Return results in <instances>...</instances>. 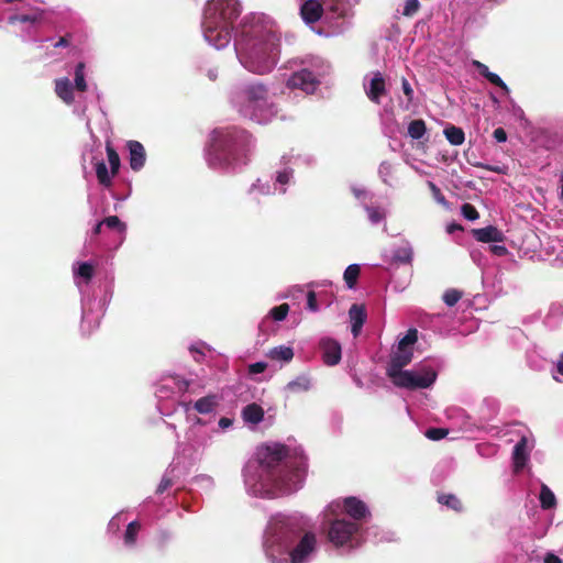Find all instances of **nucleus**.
<instances>
[{
  "instance_id": "f257e3e1",
  "label": "nucleus",
  "mask_w": 563,
  "mask_h": 563,
  "mask_svg": "<svg viewBox=\"0 0 563 563\" xmlns=\"http://www.w3.org/2000/svg\"><path fill=\"white\" fill-rule=\"evenodd\" d=\"M284 444L265 446L261 453V465L266 468L272 484L283 494H291L301 487L307 474V459L302 455L288 456Z\"/></svg>"
},
{
  "instance_id": "f03ea898",
  "label": "nucleus",
  "mask_w": 563,
  "mask_h": 563,
  "mask_svg": "<svg viewBox=\"0 0 563 563\" xmlns=\"http://www.w3.org/2000/svg\"><path fill=\"white\" fill-rule=\"evenodd\" d=\"M243 35L246 37L242 57L244 67L260 75L269 73L275 67L279 53L277 36L273 32H264L260 26L244 30Z\"/></svg>"
},
{
  "instance_id": "7ed1b4c3",
  "label": "nucleus",
  "mask_w": 563,
  "mask_h": 563,
  "mask_svg": "<svg viewBox=\"0 0 563 563\" xmlns=\"http://www.w3.org/2000/svg\"><path fill=\"white\" fill-rule=\"evenodd\" d=\"M240 12L238 0H210L202 23L206 41L218 49L225 47L231 41L232 25Z\"/></svg>"
},
{
  "instance_id": "20e7f679",
  "label": "nucleus",
  "mask_w": 563,
  "mask_h": 563,
  "mask_svg": "<svg viewBox=\"0 0 563 563\" xmlns=\"http://www.w3.org/2000/svg\"><path fill=\"white\" fill-rule=\"evenodd\" d=\"M389 378L397 387L415 390L430 387L437 379V373L431 367H423L420 372L402 371L391 374Z\"/></svg>"
},
{
  "instance_id": "39448f33",
  "label": "nucleus",
  "mask_w": 563,
  "mask_h": 563,
  "mask_svg": "<svg viewBox=\"0 0 563 563\" xmlns=\"http://www.w3.org/2000/svg\"><path fill=\"white\" fill-rule=\"evenodd\" d=\"M301 530L290 522H276L271 527L267 543L277 547L280 553H286L301 538Z\"/></svg>"
},
{
  "instance_id": "423d86ee",
  "label": "nucleus",
  "mask_w": 563,
  "mask_h": 563,
  "mask_svg": "<svg viewBox=\"0 0 563 563\" xmlns=\"http://www.w3.org/2000/svg\"><path fill=\"white\" fill-rule=\"evenodd\" d=\"M244 143H209L207 147L208 162L216 165H228L241 161L240 152Z\"/></svg>"
},
{
  "instance_id": "0eeeda50",
  "label": "nucleus",
  "mask_w": 563,
  "mask_h": 563,
  "mask_svg": "<svg viewBox=\"0 0 563 563\" xmlns=\"http://www.w3.org/2000/svg\"><path fill=\"white\" fill-rule=\"evenodd\" d=\"M268 90L262 82H254L245 86L243 89L244 106L243 111L246 113L253 109V115L257 118L256 109H262L267 104Z\"/></svg>"
},
{
  "instance_id": "6e6552de",
  "label": "nucleus",
  "mask_w": 563,
  "mask_h": 563,
  "mask_svg": "<svg viewBox=\"0 0 563 563\" xmlns=\"http://www.w3.org/2000/svg\"><path fill=\"white\" fill-rule=\"evenodd\" d=\"M317 547V538L312 532H306L287 550L290 563H306Z\"/></svg>"
},
{
  "instance_id": "1a4fd4ad",
  "label": "nucleus",
  "mask_w": 563,
  "mask_h": 563,
  "mask_svg": "<svg viewBox=\"0 0 563 563\" xmlns=\"http://www.w3.org/2000/svg\"><path fill=\"white\" fill-rule=\"evenodd\" d=\"M360 526L345 519H336L331 522L328 530L329 540L336 547L343 545L358 531Z\"/></svg>"
},
{
  "instance_id": "9d476101",
  "label": "nucleus",
  "mask_w": 563,
  "mask_h": 563,
  "mask_svg": "<svg viewBox=\"0 0 563 563\" xmlns=\"http://www.w3.org/2000/svg\"><path fill=\"white\" fill-rule=\"evenodd\" d=\"M320 81L316 75L309 69H300L295 71L286 82L290 89H300L306 93H313L319 87Z\"/></svg>"
},
{
  "instance_id": "9b49d317",
  "label": "nucleus",
  "mask_w": 563,
  "mask_h": 563,
  "mask_svg": "<svg viewBox=\"0 0 563 563\" xmlns=\"http://www.w3.org/2000/svg\"><path fill=\"white\" fill-rule=\"evenodd\" d=\"M413 356L412 349H406L397 346V351L393 353L390 356V361L387 366V375L388 377L391 376V374L400 373L402 372L404 367L407 366L411 361Z\"/></svg>"
},
{
  "instance_id": "f8f14e48",
  "label": "nucleus",
  "mask_w": 563,
  "mask_h": 563,
  "mask_svg": "<svg viewBox=\"0 0 563 563\" xmlns=\"http://www.w3.org/2000/svg\"><path fill=\"white\" fill-rule=\"evenodd\" d=\"M319 346L322 351L323 362L327 365L333 366L341 361L342 351L338 341L330 338H323L320 340Z\"/></svg>"
},
{
  "instance_id": "ddd939ff",
  "label": "nucleus",
  "mask_w": 563,
  "mask_h": 563,
  "mask_svg": "<svg viewBox=\"0 0 563 563\" xmlns=\"http://www.w3.org/2000/svg\"><path fill=\"white\" fill-rule=\"evenodd\" d=\"M300 14L302 20L308 24L318 22L323 14L321 0L305 1L300 7Z\"/></svg>"
},
{
  "instance_id": "4468645a",
  "label": "nucleus",
  "mask_w": 563,
  "mask_h": 563,
  "mask_svg": "<svg viewBox=\"0 0 563 563\" xmlns=\"http://www.w3.org/2000/svg\"><path fill=\"white\" fill-rule=\"evenodd\" d=\"M528 438L521 437V439L516 443L512 452V462H514V471L516 473L523 470L529 460V448H528Z\"/></svg>"
},
{
  "instance_id": "2eb2a0df",
  "label": "nucleus",
  "mask_w": 563,
  "mask_h": 563,
  "mask_svg": "<svg viewBox=\"0 0 563 563\" xmlns=\"http://www.w3.org/2000/svg\"><path fill=\"white\" fill-rule=\"evenodd\" d=\"M471 233L476 239V241L482 243L505 241L504 233L497 227L494 225H488L481 229H473Z\"/></svg>"
},
{
  "instance_id": "dca6fc26",
  "label": "nucleus",
  "mask_w": 563,
  "mask_h": 563,
  "mask_svg": "<svg viewBox=\"0 0 563 563\" xmlns=\"http://www.w3.org/2000/svg\"><path fill=\"white\" fill-rule=\"evenodd\" d=\"M247 135L245 131L238 130L234 126L218 128L212 132L211 141H245Z\"/></svg>"
},
{
  "instance_id": "f3484780",
  "label": "nucleus",
  "mask_w": 563,
  "mask_h": 563,
  "mask_svg": "<svg viewBox=\"0 0 563 563\" xmlns=\"http://www.w3.org/2000/svg\"><path fill=\"white\" fill-rule=\"evenodd\" d=\"M344 511L354 520H361L368 515V509L362 500L356 497H347L343 501Z\"/></svg>"
},
{
  "instance_id": "a211bd4d",
  "label": "nucleus",
  "mask_w": 563,
  "mask_h": 563,
  "mask_svg": "<svg viewBox=\"0 0 563 563\" xmlns=\"http://www.w3.org/2000/svg\"><path fill=\"white\" fill-rule=\"evenodd\" d=\"M349 314L352 322L351 331L352 334L356 338L360 334L362 327L366 321L365 308L364 306L354 303L351 306Z\"/></svg>"
},
{
  "instance_id": "6ab92c4d",
  "label": "nucleus",
  "mask_w": 563,
  "mask_h": 563,
  "mask_svg": "<svg viewBox=\"0 0 563 563\" xmlns=\"http://www.w3.org/2000/svg\"><path fill=\"white\" fill-rule=\"evenodd\" d=\"M413 260V250L408 242L394 249L391 254V264L411 265Z\"/></svg>"
},
{
  "instance_id": "aec40b11",
  "label": "nucleus",
  "mask_w": 563,
  "mask_h": 563,
  "mask_svg": "<svg viewBox=\"0 0 563 563\" xmlns=\"http://www.w3.org/2000/svg\"><path fill=\"white\" fill-rule=\"evenodd\" d=\"M366 93L369 100L376 103H379L380 98L386 95L385 79L380 73L374 75Z\"/></svg>"
},
{
  "instance_id": "412c9836",
  "label": "nucleus",
  "mask_w": 563,
  "mask_h": 563,
  "mask_svg": "<svg viewBox=\"0 0 563 563\" xmlns=\"http://www.w3.org/2000/svg\"><path fill=\"white\" fill-rule=\"evenodd\" d=\"M55 92L67 104L75 100L73 86L67 77L55 80Z\"/></svg>"
},
{
  "instance_id": "4be33fe9",
  "label": "nucleus",
  "mask_w": 563,
  "mask_h": 563,
  "mask_svg": "<svg viewBox=\"0 0 563 563\" xmlns=\"http://www.w3.org/2000/svg\"><path fill=\"white\" fill-rule=\"evenodd\" d=\"M311 388V379L308 375H299L285 386V391L290 395L306 393Z\"/></svg>"
},
{
  "instance_id": "5701e85b",
  "label": "nucleus",
  "mask_w": 563,
  "mask_h": 563,
  "mask_svg": "<svg viewBox=\"0 0 563 563\" xmlns=\"http://www.w3.org/2000/svg\"><path fill=\"white\" fill-rule=\"evenodd\" d=\"M473 65L475 66L477 71L490 84L501 88L506 93L509 92L508 86L504 82V80L497 74L492 73L485 64L478 60H474Z\"/></svg>"
},
{
  "instance_id": "b1692460",
  "label": "nucleus",
  "mask_w": 563,
  "mask_h": 563,
  "mask_svg": "<svg viewBox=\"0 0 563 563\" xmlns=\"http://www.w3.org/2000/svg\"><path fill=\"white\" fill-rule=\"evenodd\" d=\"M145 163V150L142 143H130V165L133 170H139Z\"/></svg>"
},
{
  "instance_id": "393cba45",
  "label": "nucleus",
  "mask_w": 563,
  "mask_h": 563,
  "mask_svg": "<svg viewBox=\"0 0 563 563\" xmlns=\"http://www.w3.org/2000/svg\"><path fill=\"white\" fill-rule=\"evenodd\" d=\"M323 12L331 14L333 19H340L345 15V3L343 0H321Z\"/></svg>"
},
{
  "instance_id": "a878e982",
  "label": "nucleus",
  "mask_w": 563,
  "mask_h": 563,
  "mask_svg": "<svg viewBox=\"0 0 563 563\" xmlns=\"http://www.w3.org/2000/svg\"><path fill=\"white\" fill-rule=\"evenodd\" d=\"M437 500L439 504H441L456 512H462L464 509L463 503L454 494L439 493L437 496Z\"/></svg>"
},
{
  "instance_id": "bb28decb",
  "label": "nucleus",
  "mask_w": 563,
  "mask_h": 563,
  "mask_svg": "<svg viewBox=\"0 0 563 563\" xmlns=\"http://www.w3.org/2000/svg\"><path fill=\"white\" fill-rule=\"evenodd\" d=\"M267 356L273 361L290 362L294 358V350L290 346L279 345L269 350Z\"/></svg>"
},
{
  "instance_id": "cd10ccee",
  "label": "nucleus",
  "mask_w": 563,
  "mask_h": 563,
  "mask_svg": "<svg viewBox=\"0 0 563 563\" xmlns=\"http://www.w3.org/2000/svg\"><path fill=\"white\" fill-rule=\"evenodd\" d=\"M217 405V396L208 395L206 397L198 399L195 402L194 408L201 415H208L216 409Z\"/></svg>"
},
{
  "instance_id": "c85d7f7f",
  "label": "nucleus",
  "mask_w": 563,
  "mask_h": 563,
  "mask_svg": "<svg viewBox=\"0 0 563 563\" xmlns=\"http://www.w3.org/2000/svg\"><path fill=\"white\" fill-rule=\"evenodd\" d=\"M243 418L251 423H258L264 418V410L257 404H250L243 409Z\"/></svg>"
},
{
  "instance_id": "c756f323",
  "label": "nucleus",
  "mask_w": 563,
  "mask_h": 563,
  "mask_svg": "<svg viewBox=\"0 0 563 563\" xmlns=\"http://www.w3.org/2000/svg\"><path fill=\"white\" fill-rule=\"evenodd\" d=\"M96 175L100 185L109 187L112 184L111 170L109 172L103 161L96 163Z\"/></svg>"
},
{
  "instance_id": "7c9ffc66",
  "label": "nucleus",
  "mask_w": 563,
  "mask_h": 563,
  "mask_svg": "<svg viewBox=\"0 0 563 563\" xmlns=\"http://www.w3.org/2000/svg\"><path fill=\"white\" fill-rule=\"evenodd\" d=\"M539 499L543 509H551L556 505L553 492L544 484L541 486Z\"/></svg>"
},
{
  "instance_id": "2f4dec72",
  "label": "nucleus",
  "mask_w": 563,
  "mask_h": 563,
  "mask_svg": "<svg viewBox=\"0 0 563 563\" xmlns=\"http://www.w3.org/2000/svg\"><path fill=\"white\" fill-rule=\"evenodd\" d=\"M361 268L357 264L349 265L343 274L344 282L346 286L352 289L355 287L357 279L360 277Z\"/></svg>"
},
{
  "instance_id": "473e14b6",
  "label": "nucleus",
  "mask_w": 563,
  "mask_h": 563,
  "mask_svg": "<svg viewBox=\"0 0 563 563\" xmlns=\"http://www.w3.org/2000/svg\"><path fill=\"white\" fill-rule=\"evenodd\" d=\"M106 151H107L108 162H109L110 169H111V175L115 176L119 173L120 165H121L119 154L111 146V143H107Z\"/></svg>"
},
{
  "instance_id": "72a5a7b5",
  "label": "nucleus",
  "mask_w": 563,
  "mask_h": 563,
  "mask_svg": "<svg viewBox=\"0 0 563 563\" xmlns=\"http://www.w3.org/2000/svg\"><path fill=\"white\" fill-rule=\"evenodd\" d=\"M140 530H141V523L136 520L131 521L128 525L125 533H124V543L126 545H133L136 541V536Z\"/></svg>"
},
{
  "instance_id": "f704fd0d",
  "label": "nucleus",
  "mask_w": 563,
  "mask_h": 563,
  "mask_svg": "<svg viewBox=\"0 0 563 563\" xmlns=\"http://www.w3.org/2000/svg\"><path fill=\"white\" fill-rule=\"evenodd\" d=\"M75 88L80 92H84L87 90L84 63H78L75 67Z\"/></svg>"
},
{
  "instance_id": "c9c22d12",
  "label": "nucleus",
  "mask_w": 563,
  "mask_h": 563,
  "mask_svg": "<svg viewBox=\"0 0 563 563\" xmlns=\"http://www.w3.org/2000/svg\"><path fill=\"white\" fill-rule=\"evenodd\" d=\"M426 130V123L423 120H413L408 126V134L410 137L418 140L424 135Z\"/></svg>"
},
{
  "instance_id": "e433bc0d",
  "label": "nucleus",
  "mask_w": 563,
  "mask_h": 563,
  "mask_svg": "<svg viewBox=\"0 0 563 563\" xmlns=\"http://www.w3.org/2000/svg\"><path fill=\"white\" fill-rule=\"evenodd\" d=\"M443 134L448 141H464L463 130L452 124H449L444 128Z\"/></svg>"
},
{
  "instance_id": "4c0bfd02",
  "label": "nucleus",
  "mask_w": 563,
  "mask_h": 563,
  "mask_svg": "<svg viewBox=\"0 0 563 563\" xmlns=\"http://www.w3.org/2000/svg\"><path fill=\"white\" fill-rule=\"evenodd\" d=\"M462 296H463V292L461 290L455 289V288H450L444 291L442 298L446 306L453 307L459 302V300L462 298Z\"/></svg>"
},
{
  "instance_id": "58836bf2",
  "label": "nucleus",
  "mask_w": 563,
  "mask_h": 563,
  "mask_svg": "<svg viewBox=\"0 0 563 563\" xmlns=\"http://www.w3.org/2000/svg\"><path fill=\"white\" fill-rule=\"evenodd\" d=\"M418 340V330L412 328L409 329L406 333V335L398 342V346L411 349V345H413Z\"/></svg>"
},
{
  "instance_id": "ea45409f",
  "label": "nucleus",
  "mask_w": 563,
  "mask_h": 563,
  "mask_svg": "<svg viewBox=\"0 0 563 563\" xmlns=\"http://www.w3.org/2000/svg\"><path fill=\"white\" fill-rule=\"evenodd\" d=\"M288 312H289V305L282 303L279 306L274 307L269 311V316L276 321H283L286 319Z\"/></svg>"
},
{
  "instance_id": "a19ab883",
  "label": "nucleus",
  "mask_w": 563,
  "mask_h": 563,
  "mask_svg": "<svg viewBox=\"0 0 563 563\" xmlns=\"http://www.w3.org/2000/svg\"><path fill=\"white\" fill-rule=\"evenodd\" d=\"M461 213L465 219H467L470 221H475L479 218V213L476 210V208L472 203H468V202H465L462 205Z\"/></svg>"
},
{
  "instance_id": "79ce46f5",
  "label": "nucleus",
  "mask_w": 563,
  "mask_h": 563,
  "mask_svg": "<svg viewBox=\"0 0 563 563\" xmlns=\"http://www.w3.org/2000/svg\"><path fill=\"white\" fill-rule=\"evenodd\" d=\"M76 274L86 282H89L93 276V266L90 263L84 262L79 265Z\"/></svg>"
},
{
  "instance_id": "37998d69",
  "label": "nucleus",
  "mask_w": 563,
  "mask_h": 563,
  "mask_svg": "<svg viewBox=\"0 0 563 563\" xmlns=\"http://www.w3.org/2000/svg\"><path fill=\"white\" fill-rule=\"evenodd\" d=\"M420 9L419 0H406L402 15L411 18Z\"/></svg>"
},
{
  "instance_id": "c03bdc74",
  "label": "nucleus",
  "mask_w": 563,
  "mask_h": 563,
  "mask_svg": "<svg viewBox=\"0 0 563 563\" xmlns=\"http://www.w3.org/2000/svg\"><path fill=\"white\" fill-rule=\"evenodd\" d=\"M428 187L431 191V195L433 197V199L442 205V206H446L448 205V201L444 197V195L441 192L440 188L432 181H428Z\"/></svg>"
},
{
  "instance_id": "a18cd8bd",
  "label": "nucleus",
  "mask_w": 563,
  "mask_h": 563,
  "mask_svg": "<svg viewBox=\"0 0 563 563\" xmlns=\"http://www.w3.org/2000/svg\"><path fill=\"white\" fill-rule=\"evenodd\" d=\"M368 219L372 223L377 224L385 219V212L380 208H367Z\"/></svg>"
},
{
  "instance_id": "49530a36",
  "label": "nucleus",
  "mask_w": 563,
  "mask_h": 563,
  "mask_svg": "<svg viewBox=\"0 0 563 563\" xmlns=\"http://www.w3.org/2000/svg\"><path fill=\"white\" fill-rule=\"evenodd\" d=\"M449 433L448 429L444 428H430L427 430L426 435L430 440L439 441L443 438H445Z\"/></svg>"
},
{
  "instance_id": "de8ad7c7",
  "label": "nucleus",
  "mask_w": 563,
  "mask_h": 563,
  "mask_svg": "<svg viewBox=\"0 0 563 563\" xmlns=\"http://www.w3.org/2000/svg\"><path fill=\"white\" fill-rule=\"evenodd\" d=\"M292 175H294L292 169L285 168L284 170L277 173L276 183L280 184L282 186H285V185L289 184L290 179L292 178Z\"/></svg>"
},
{
  "instance_id": "09e8293b",
  "label": "nucleus",
  "mask_w": 563,
  "mask_h": 563,
  "mask_svg": "<svg viewBox=\"0 0 563 563\" xmlns=\"http://www.w3.org/2000/svg\"><path fill=\"white\" fill-rule=\"evenodd\" d=\"M109 229L124 230L125 225L120 221L117 216L107 217L103 221Z\"/></svg>"
},
{
  "instance_id": "8fccbe9b",
  "label": "nucleus",
  "mask_w": 563,
  "mask_h": 563,
  "mask_svg": "<svg viewBox=\"0 0 563 563\" xmlns=\"http://www.w3.org/2000/svg\"><path fill=\"white\" fill-rule=\"evenodd\" d=\"M307 308L313 312L319 309L316 292L312 290L307 294Z\"/></svg>"
},
{
  "instance_id": "3c124183",
  "label": "nucleus",
  "mask_w": 563,
  "mask_h": 563,
  "mask_svg": "<svg viewBox=\"0 0 563 563\" xmlns=\"http://www.w3.org/2000/svg\"><path fill=\"white\" fill-rule=\"evenodd\" d=\"M267 368V364L264 362H256L249 366L250 374H260L263 373Z\"/></svg>"
},
{
  "instance_id": "603ef678",
  "label": "nucleus",
  "mask_w": 563,
  "mask_h": 563,
  "mask_svg": "<svg viewBox=\"0 0 563 563\" xmlns=\"http://www.w3.org/2000/svg\"><path fill=\"white\" fill-rule=\"evenodd\" d=\"M173 485V481L167 477V476H164L162 479H161V483L158 484L157 486V489H156V493L157 494H163L164 492H166L169 487H172Z\"/></svg>"
},
{
  "instance_id": "864d4df0",
  "label": "nucleus",
  "mask_w": 563,
  "mask_h": 563,
  "mask_svg": "<svg viewBox=\"0 0 563 563\" xmlns=\"http://www.w3.org/2000/svg\"><path fill=\"white\" fill-rule=\"evenodd\" d=\"M402 91L408 98V101H411L413 98V89L411 88L410 84L407 79H402Z\"/></svg>"
},
{
  "instance_id": "5fc2aeb1",
  "label": "nucleus",
  "mask_w": 563,
  "mask_h": 563,
  "mask_svg": "<svg viewBox=\"0 0 563 563\" xmlns=\"http://www.w3.org/2000/svg\"><path fill=\"white\" fill-rule=\"evenodd\" d=\"M174 380H175V385L177 386V388L180 391H187L188 390L189 385H190L189 380L180 378V377H175Z\"/></svg>"
},
{
  "instance_id": "6e6d98bb",
  "label": "nucleus",
  "mask_w": 563,
  "mask_h": 563,
  "mask_svg": "<svg viewBox=\"0 0 563 563\" xmlns=\"http://www.w3.org/2000/svg\"><path fill=\"white\" fill-rule=\"evenodd\" d=\"M490 251L494 255L505 256L508 253V250L504 245H492Z\"/></svg>"
},
{
  "instance_id": "4d7b16f0",
  "label": "nucleus",
  "mask_w": 563,
  "mask_h": 563,
  "mask_svg": "<svg viewBox=\"0 0 563 563\" xmlns=\"http://www.w3.org/2000/svg\"><path fill=\"white\" fill-rule=\"evenodd\" d=\"M493 136L495 137L496 141H507V133L503 128L495 129V131L493 132Z\"/></svg>"
},
{
  "instance_id": "13d9d810",
  "label": "nucleus",
  "mask_w": 563,
  "mask_h": 563,
  "mask_svg": "<svg viewBox=\"0 0 563 563\" xmlns=\"http://www.w3.org/2000/svg\"><path fill=\"white\" fill-rule=\"evenodd\" d=\"M70 34L62 36L55 44L54 47H66L70 44Z\"/></svg>"
},
{
  "instance_id": "bf43d9fd",
  "label": "nucleus",
  "mask_w": 563,
  "mask_h": 563,
  "mask_svg": "<svg viewBox=\"0 0 563 563\" xmlns=\"http://www.w3.org/2000/svg\"><path fill=\"white\" fill-rule=\"evenodd\" d=\"M190 352L192 353V356H194V360L197 362V363H201L203 357H205V354L199 351L198 349L196 347H190Z\"/></svg>"
},
{
  "instance_id": "052dcab7",
  "label": "nucleus",
  "mask_w": 563,
  "mask_h": 563,
  "mask_svg": "<svg viewBox=\"0 0 563 563\" xmlns=\"http://www.w3.org/2000/svg\"><path fill=\"white\" fill-rule=\"evenodd\" d=\"M544 563H562V560L553 553H548L544 558Z\"/></svg>"
},
{
  "instance_id": "680f3d73",
  "label": "nucleus",
  "mask_w": 563,
  "mask_h": 563,
  "mask_svg": "<svg viewBox=\"0 0 563 563\" xmlns=\"http://www.w3.org/2000/svg\"><path fill=\"white\" fill-rule=\"evenodd\" d=\"M463 228L461 224H457V223H452L448 227V232L449 233H453L454 231H462Z\"/></svg>"
},
{
  "instance_id": "e2e57ef3",
  "label": "nucleus",
  "mask_w": 563,
  "mask_h": 563,
  "mask_svg": "<svg viewBox=\"0 0 563 563\" xmlns=\"http://www.w3.org/2000/svg\"><path fill=\"white\" fill-rule=\"evenodd\" d=\"M558 372L563 375V353L561 354L558 364H556Z\"/></svg>"
},
{
  "instance_id": "0e129e2a",
  "label": "nucleus",
  "mask_w": 563,
  "mask_h": 563,
  "mask_svg": "<svg viewBox=\"0 0 563 563\" xmlns=\"http://www.w3.org/2000/svg\"><path fill=\"white\" fill-rule=\"evenodd\" d=\"M231 424V420L228 418H221L219 421V426L222 428L229 427Z\"/></svg>"
},
{
  "instance_id": "69168bd1",
  "label": "nucleus",
  "mask_w": 563,
  "mask_h": 563,
  "mask_svg": "<svg viewBox=\"0 0 563 563\" xmlns=\"http://www.w3.org/2000/svg\"><path fill=\"white\" fill-rule=\"evenodd\" d=\"M103 225V222H99L98 224H96L95 229H93V233L95 234H99L101 232V227Z\"/></svg>"
},
{
  "instance_id": "338daca9",
  "label": "nucleus",
  "mask_w": 563,
  "mask_h": 563,
  "mask_svg": "<svg viewBox=\"0 0 563 563\" xmlns=\"http://www.w3.org/2000/svg\"><path fill=\"white\" fill-rule=\"evenodd\" d=\"M208 76H209V78H210L211 80H216V79H217V73H216V71H213V70H210V71H209V74H208Z\"/></svg>"
},
{
  "instance_id": "774afa93",
  "label": "nucleus",
  "mask_w": 563,
  "mask_h": 563,
  "mask_svg": "<svg viewBox=\"0 0 563 563\" xmlns=\"http://www.w3.org/2000/svg\"><path fill=\"white\" fill-rule=\"evenodd\" d=\"M560 183H561V195H560V198L563 199V173L560 176Z\"/></svg>"
}]
</instances>
